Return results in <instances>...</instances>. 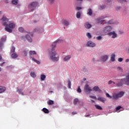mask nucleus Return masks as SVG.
Listing matches in <instances>:
<instances>
[{
  "instance_id": "cd10ccee",
  "label": "nucleus",
  "mask_w": 129,
  "mask_h": 129,
  "mask_svg": "<svg viewBox=\"0 0 129 129\" xmlns=\"http://www.w3.org/2000/svg\"><path fill=\"white\" fill-rule=\"evenodd\" d=\"M46 79V75H41L40 76V80L41 81H44Z\"/></svg>"
},
{
  "instance_id": "a211bd4d",
  "label": "nucleus",
  "mask_w": 129,
  "mask_h": 129,
  "mask_svg": "<svg viewBox=\"0 0 129 129\" xmlns=\"http://www.w3.org/2000/svg\"><path fill=\"white\" fill-rule=\"evenodd\" d=\"M34 32H37V33H43L44 32V29L42 28H35L34 30Z\"/></svg>"
},
{
  "instance_id": "37998d69",
  "label": "nucleus",
  "mask_w": 129,
  "mask_h": 129,
  "mask_svg": "<svg viewBox=\"0 0 129 129\" xmlns=\"http://www.w3.org/2000/svg\"><path fill=\"white\" fill-rule=\"evenodd\" d=\"M106 23L107 24V25H111V24H113V20H109Z\"/></svg>"
},
{
  "instance_id": "c03bdc74",
  "label": "nucleus",
  "mask_w": 129,
  "mask_h": 129,
  "mask_svg": "<svg viewBox=\"0 0 129 129\" xmlns=\"http://www.w3.org/2000/svg\"><path fill=\"white\" fill-rule=\"evenodd\" d=\"M104 22V20H100L99 18L97 19V23L98 24H102Z\"/></svg>"
},
{
  "instance_id": "864d4df0",
  "label": "nucleus",
  "mask_w": 129,
  "mask_h": 129,
  "mask_svg": "<svg viewBox=\"0 0 129 129\" xmlns=\"http://www.w3.org/2000/svg\"><path fill=\"white\" fill-rule=\"evenodd\" d=\"M106 97H108V98H112V96H111L109 95V94L106 93Z\"/></svg>"
},
{
  "instance_id": "052dcab7",
  "label": "nucleus",
  "mask_w": 129,
  "mask_h": 129,
  "mask_svg": "<svg viewBox=\"0 0 129 129\" xmlns=\"http://www.w3.org/2000/svg\"><path fill=\"white\" fill-rule=\"evenodd\" d=\"M90 116V114H88V115H85V117H89Z\"/></svg>"
},
{
  "instance_id": "5701e85b",
  "label": "nucleus",
  "mask_w": 129,
  "mask_h": 129,
  "mask_svg": "<svg viewBox=\"0 0 129 129\" xmlns=\"http://www.w3.org/2000/svg\"><path fill=\"white\" fill-rule=\"evenodd\" d=\"M30 76L32 78H36V77H37V75L35 72H31L30 73Z\"/></svg>"
},
{
  "instance_id": "7ed1b4c3",
  "label": "nucleus",
  "mask_w": 129,
  "mask_h": 129,
  "mask_svg": "<svg viewBox=\"0 0 129 129\" xmlns=\"http://www.w3.org/2000/svg\"><path fill=\"white\" fill-rule=\"evenodd\" d=\"M29 55L30 56V59H31L32 61H33V62H35V63H37L38 65H40L41 64V62L37 59H36L33 56L34 55H37V52L35 50H30L29 52Z\"/></svg>"
},
{
  "instance_id": "c85d7f7f",
  "label": "nucleus",
  "mask_w": 129,
  "mask_h": 129,
  "mask_svg": "<svg viewBox=\"0 0 129 129\" xmlns=\"http://www.w3.org/2000/svg\"><path fill=\"white\" fill-rule=\"evenodd\" d=\"M118 3H119L121 5L125 4L126 3V0H117Z\"/></svg>"
},
{
  "instance_id": "412c9836",
  "label": "nucleus",
  "mask_w": 129,
  "mask_h": 129,
  "mask_svg": "<svg viewBox=\"0 0 129 129\" xmlns=\"http://www.w3.org/2000/svg\"><path fill=\"white\" fill-rule=\"evenodd\" d=\"M6 41H7V36L5 35L1 38L0 42H2V43H5V42H6Z\"/></svg>"
},
{
  "instance_id": "8fccbe9b",
  "label": "nucleus",
  "mask_w": 129,
  "mask_h": 129,
  "mask_svg": "<svg viewBox=\"0 0 129 129\" xmlns=\"http://www.w3.org/2000/svg\"><path fill=\"white\" fill-rule=\"evenodd\" d=\"M112 83H113V84H115V83L111 80L109 81V82H108V85L112 84Z\"/></svg>"
},
{
  "instance_id": "a18cd8bd",
  "label": "nucleus",
  "mask_w": 129,
  "mask_h": 129,
  "mask_svg": "<svg viewBox=\"0 0 129 129\" xmlns=\"http://www.w3.org/2000/svg\"><path fill=\"white\" fill-rule=\"evenodd\" d=\"M77 91L78 93H81L82 92V90H81V89L80 88V87H78V89L77 90Z\"/></svg>"
},
{
  "instance_id": "9b49d317",
  "label": "nucleus",
  "mask_w": 129,
  "mask_h": 129,
  "mask_svg": "<svg viewBox=\"0 0 129 129\" xmlns=\"http://www.w3.org/2000/svg\"><path fill=\"white\" fill-rule=\"evenodd\" d=\"M72 58V55H64L63 58V62H68Z\"/></svg>"
},
{
  "instance_id": "3c124183",
  "label": "nucleus",
  "mask_w": 129,
  "mask_h": 129,
  "mask_svg": "<svg viewBox=\"0 0 129 129\" xmlns=\"http://www.w3.org/2000/svg\"><path fill=\"white\" fill-rule=\"evenodd\" d=\"M48 2L49 4L52 5V4H54V2H55V0H48Z\"/></svg>"
},
{
  "instance_id": "c9c22d12",
  "label": "nucleus",
  "mask_w": 129,
  "mask_h": 129,
  "mask_svg": "<svg viewBox=\"0 0 129 129\" xmlns=\"http://www.w3.org/2000/svg\"><path fill=\"white\" fill-rule=\"evenodd\" d=\"M86 36L88 39H91L92 38V35H91V34L89 32L86 33Z\"/></svg>"
},
{
  "instance_id": "09e8293b",
  "label": "nucleus",
  "mask_w": 129,
  "mask_h": 129,
  "mask_svg": "<svg viewBox=\"0 0 129 129\" xmlns=\"http://www.w3.org/2000/svg\"><path fill=\"white\" fill-rule=\"evenodd\" d=\"M102 37L101 36H97L96 37V39L98 40V41H100L101 40H102Z\"/></svg>"
},
{
  "instance_id": "4be33fe9",
  "label": "nucleus",
  "mask_w": 129,
  "mask_h": 129,
  "mask_svg": "<svg viewBox=\"0 0 129 129\" xmlns=\"http://www.w3.org/2000/svg\"><path fill=\"white\" fill-rule=\"evenodd\" d=\"M110 60L112 62H114V61H115V54H114V53L111 55Z\"/></svg>"
},
{
  "instance_id": "ddd939ff",
  "label": "nucleus",
  "mask_w": 129,
  "mask_h": 129,
  "mask_svg": "<svg viewBox=\"0 0 129 129\" xmlns=\"http://www.w3.org/2000/svg\"><path fill=\"white\" fill-rule=\"evenodd\" d=\"M84 26L87 30H89V29H91V28L92 27V25L88 22L85 23Z\"/></svg>"
},
{
  "instance_id": "6e6552de",
  "label": "nucleus",
  "mask_w": 129,
  "mask_h": 129,
  "mask_svg": "<svg viewBox=\"0 0 129 129\" xmlns=\"http://www.w3.org/2000/svg\"><path fill=\"white\" fill-rule=\"evenodd\" d=\"M123 81L124 82V84L129 86V73L126 74L125 78H123Z\"/></svg>"
},
{
  "instance_id": "5fc2aeb1",
  "label": "nucleus",
  "mask_w": 129,
  "mask_h": 129,
  "mask_svg": "<svg viewBox=\"0 0 129 129\" xmlns=\"http://www.w3.org/2000/svg\"><path fill=\"white\" fill-rule=\"evenodd\" d=\"M118 62H122V61H123V58L120 57L118 58Z\"/></svg>"
},
{
  "instance_id": "423d86ee",
  "label": "nucleus",
  "mask_w": 129,
  "mask_h": 129,
  "mask_svg": "<svg viewBox=\"0 0 129 129\" xmlns=\"http://www.w3.org/2000/svg\"><path fill=\"white\" fill-rule=\"evenodd\" d=\"M84 91L86 94H90V92L92 91V89H91V87L87 83L84 87Z\"/></svg>"
},
{
  "instance_id": "e2e57ef3",
  "label": "nucleus",
  "mask_w": 129,
  "mask_h": 129,
  "mask_svg": "<svg viewBox=\"0 0 129 129\" xmlns=\"http://www.w3.org/2000/svg\"><path fill=\"white\" fill-rule=\"evenodd\" d=\"M4 64H5V62L1 63V66H4Z\"/></svg>"
},
{
  "instance_id": "f8f14e48",
  "label": "nucleus",
  "mask_w": 129,
  "mask_h": 129,
  "mask_svg": "<svg viewBox=\"0 0 129 129\" xmlns=\"http://www.w3.org/2000/svg\"><path fill=\"white\" fill-rule=\"evenodd\" d=\"M107 59H108V56L107 55H105L102 56L100 57V60L102 62H106V61H107Z\"/></svg>"
},
{
  "instance_id": "de8ad7c7",
  "label": "nucleus",
  "mask_w": 129,
  "mask_h": 129,
  "mask_svg": "<svg viewBox=\"0 0 129 129\" xmlns=\"http://www.w3.org/2000/svg\"><path fill=\"white\" fill-rule=\"evenodd\" d=\"M89 97H90V98H92V99H95V100H96V99H97V98L95 96L90 95Z\"/></svg>"
},
{
  "instance_id": "a19ab883",
  "label": "nucleus",
  "mask_w": 129,
  "mask_h": 129,
  "mask_svg": "<svg viewBox=\"0 0 129 129\" xmlns=\"http://www.w3.org/2000/svg\"><path fill=\"white\" fill-rule=\"evenodd\" d=\"M4 49V42L0 41V50H3Z\"/></svg>"
},
{
  "instance_id": "13d9d810",
  "label": "nucleus",
  "mask_w": 129,
  "mask_h": 129,
  "mask_svg": "<svg viewBox=\"0 0 129 129\" xmlns=\"http://www.w3.org/2000/svg\"><path fill=\"white\" fill-rule=\"evenodd\" d=\"M125 62H126V63H128V62H129V59L128 58L126 59L125 60Z\"/></svg>"
},
{
  "instance_id": "49530a36",
  "label": "nucleus",
  "mask_w": 129,
  "mask_h": 129,
  "mask_svg": "<svg viewBox=\"0 0 129 129\" xmlns=\"http://www.w3.org/2000/svg\"><path fill=\"white\" fill-rule=\"evenodd\" d=\"M19 32H21V33H23L25 29L23 27H20L18 29Z\"/></svg>"
},
{
  "instance_id": "a878e982",
  "label": "nucleus",
  "mask_w": 129,
  "mask_h": 129,
  "mask_svg": "<svg viewBox=\"0 0 129 129\" xmlns=\"http://www.w3.org/2000/svg\"><path fill=\"white\" fill-rule=\"evenodd\" d=\"M105 5H100L98 7L99 10H104V9H105Z\"/></svg>"
},
{
  "instance_id": "774afa93",
  "label": "nucleus",
  "mask_w": 129,
  "mask_h": 129,
  "mask_svg": "<svg viewBox=\"0 0 129 129\" xmlns=\"http://www.w3.org/2000/svg\"><path fill=\"white\" fill-rule=\"evenodd\" d=\"M83 81H86V78H84L83 79Z\"/></svg>"
},
{
  "instance_id": "4d7b16f0",
  "label": "nucleus",
  "mask_w": 129,
  "mask_h": 129,
  "mask_svg": "<svg viewBox=\"0 0 129 129\" xmlns=\"http://www.w3.org/2000/svg\"><path fill=\"white\" fill-rule=\"evenodd\" d=\"M120 8L121 7L120 6H117L116 7V10H120Z\"/></svg>"
},
{
  "instance_id": "f03ea898",
  "label": "nucleus",
  "mask_w": 129,
  "mask_h": 129,
  "mask_svg": "<svg viewBox=\"0 0 129 129\" xmlns=\"http://www.w3.org/2000/svg\"><path fill=\"white\" fill-rule=\"evenodd\" d=\"M2 21H3L4 26L6 27L5 31L9 32V33H12V32H13L12 29H14L15 27H16V24L9 21V19L5 16L2 17Z\"/></svg>"
},
{
  "instance_id": "6e6d98bb",
  "label": "nucleus",
  "mask_w": 129,
  "mask_h": 129,
  "mask_svg": "<svg viewBox=\"0 0 129 129\" xmlns=\"http://www.w3.org/2000/svg\"><path fill=\"white\" fill-rule=\"evenodd\" d=\"M76 10H77V11H80L81 10H82V8L79 7H77L76 8Z\"/></svg>"
},
{
  "instance_id": "4c0bfd02",
  "label": "nucleus",
  "mask_w": 129,
  "mask_h": 129,
  "mask_svg": "<svg viewBox=\"0 0 129 129\" xmlns=\"http://www.w3.org/2000/svg\"><path fill=\"white\" fill-rule=\"evenodd\" d=\"M95 106L97 109H99V110H102V107H101V106L98 105H95Z\"/></svg>"
},
{
  "instance_id": "9d476101",
  "label": "nucleus",
  "mask_w": 129,
  "mask_h": 129,
  "mask_svg": "<svg viewBox=\"0 0 129 129\" xmlns=\"http://www.w3.org/2000/svg\"><path fill=\"white\" fill-rule=\"evenodd\" d=\"M86 46L87 47H90L91 48H93L95 47V46H96V44L92 41H89L87 42Z\"/></svg>"
},
{
  "instance_id": "72a5a7b5",
  "label": "nucleus",
  "mask_w": 129,
  "mask_h": 129,
  "mask_svg": "<svg viewBox=\"0 0 129 129\" xmlns=\"http://www.w3.org/2000/svg\"><path fill=\"white\" fill-rule=\"evenodd\" d=\"M42 110L45 113H49V110L46 108H43Z\"/></svg>"
},
{
  "instance_id": "680f3d73",
  "label": "nucleus",
  "mask_w": 129,
  "mask_h": 129,
  "mask_svg": "<svg viewBox=\"0 0 129 129\" xmlns=\"http://www.w3.org/2000/svg\"><path fill=\"white\" fill-rule=\"evenodd\" d=\"M101 19L103 20V19H105V17L104 16L101 17Z\"/></svg>"
},
{
  "instance_id": "f257e3e1",
  "label": "nucleus",
  "mask_w": 129,
  "mask_h": 129,
  "mask_svg": "<svg viewBox=\"0 0 129 129\" xmlns=\"http://www.w3.org/2000/svg\"><path fill=\"white\" fill-rule=\"evenodd\" d=\"M62 39L61 38H58L57 40H55L53 43H52L51 49L48 50L49 59L51 60L52 62H58L59 61L60 56H59V55L57 56V55H58V53L55 51V48H56L57 44H59V43H62Z\"/></svg>"
},
{
  "instance_id": "bf43d9fd",
  "label": "nucleus",
  "mask_w": 129,
  "mask_h": 129,
  "mask_svg": "<svg viewBox=\"0 0 129 129\" xmlns=\"http://www.w3.org/2000/svg\"><path fill=\"white\" fill-rule=\"evenodd\" d=\"M72 114H77V112H73Z\"/></svg>"
},
{
  "instance_id": "7c9ffc66",
  "label": "nucleus",
  "mask_w": 129,
  "mask_h": 129,
  "mask_svg": "<svg viewBox=\"0 0 129 129\" xmlns=\"http://www.w3.org/2000/svg\"><path fill=\"white\" fill-rule=\"evenodd\" d=\"M120 108H121V106H118L116 107L115 110L117 112H119V111H121V110H120Z\"/></svg>"
},
{
  "instance_id": "ea45409f",
  "label": "nucleus",
  "mask_w": 129,
  "mask_h": 129,
  "mask_svg": "<svg viewBox=\"0 0 129 129\" xmlns=\"http://www.w3.org/2000/svg\"><path fill=\"white\" fill-rule=\"evenodd\" d=\"M117 71H120V72H123V70L120 67H118L117 68Z\"/></svg>"
},
{
  "instance_id": "6ab92c4d",
  "label": "nucleus",
  "mask_w": 129,
  "mask_h": 129,
  "mask_svg": "<svg viewBox=\"0 0 129 129\" xmlns=\"http://www.w3.org/2000/svg\"><path fill=\"white\" fill-rule=\"evenodd\" d=\"M92 14H93L92 9H91V8L88 9L87 11V15H88V16H92Z\"/></svg>"
},
{
  "instance_id": "2eb2a0df",
  "label": "nucleus",
  "mask_w": 129,
  "mask_h": 129,
  "mask_svg": "<svg viewBox=\"0 0 129 129\" xmlns=\"http://www.w3.org/2000/svg\"><path fill=\"white\" fill-rule=\"evenodd\" d=\"M123 84H124L123 80V79H121L120 80V81L116 84V86H117V87H121V86H122V85H123Z\"/></svg>"
},
{
  "instance_id": "f3484780",
  "label": "nucleus",
  "mask_w": 129,
  "mask_h": 129,
  "mask_svg": "<svg viewBox=\"0 0 129 129\" xmlns=\"http://www.w3.org/2000/svg\"><path fill=\"white\" fill-rule=\"evenodd\" d=\"M97 100H99V101H101V102L104 103L105 101H106V99L102 97H99L97 98Z\"/></svg>"
},
{
  "instance_id": "338daca9",
  "label": "nucleus",
  "mask_w": 129,
  "mask_h": 129,
  "mask_svg": "<svg viewBox=\"0 0 129 129\" xmlns=\"http://www.w3.org/2000/svg\"><path fill=\"white\" fill-rule=\"evenodd\" d=\"M83 0H77V2H83Z\"/></svg>"
},
{
  "instance_id": "473e14b6",
  "label": "nucleus",
  "mask_w": 129,
  "mask_h": 129,
  "mask_svg": "<svg viewBox=\"0 0 129 129\" xmlns=\"http://www.w3.org/2000/svg\"><path fill=\"white\" fill-rule=\"evenodd\" d=\"M28 53H29V50H24L23 51V54L25 57L28 56Z\"/></svg>"
},
{
  "instance_id": "2f4dec72",
  "label": "nucleus",
  "mask_w": 129,
  "mask_h": 129,
  "mask_svg": "<svg viewBox=\"0 0 129 129\" xmlns=\"http://www.w3.org/2000/svg\"><path fill=\"white\" fill-rule=\"evenodd\" d=\"M76 18H77V19H80V18L81 17V13H80V12H78L76 13Z\"/></svg>"
},
{
  "instance_id": "69168bd1",
  "label": "nucleus",
  "mask_w": 129,
  "mask_h": 129,
  "mask_svg": "<svg viewBox=\"0 0 129 129\" xmlns=\"http://www.w3.org/2000/svg\"><path fill=\"white\" fill-rule=\"evenodd\" d=\"M92 61H93V62H95V61H96V60H95V58H93Z\"/></svg>"
},
{
  "instance_id": "e433bc0d",
  "label": "nucleus",
  "mask_w": 129,
  "mask_h": 129,
  "mask_svg": "<svg viewBox=\"0 0 129 129\" xmlns=\"http://www.w3.org/2000/svg\"><path fill=\"white\" fill-rule=\"evenodd\" d=\"M18 0H12V3L13 5H15V6H16V5H18Z\"/></svg>"
},
{
  "instance_id": "603ef678",
  "label": "nucleus",
  "mask_w": 129,
  "mask_h": 129,
  "mask_svg": "<svg viewBox=\"0 0 129 129\" xmlns=\"http://www.w3.org/2000/svg\"><path fill=\"white\" fill-rule=\"evenodd\" d=\"M83 71L85 73H87V72H88V70H87V69L84 68H83Z\"/></svg>"
},
{
  "instance_id": "f704fd0d",
  "label": "nucleus",
  "mask_w": 129,
  "mask_h": 129,
  "mask_svg": "<svg viewBox=\"0 0 129 129\" xmlns=\"http://www.w3.org/2000/svg\"><path fill=\"white\" fill-rule=\"evenodd\" d=\"M47 104L49 105H52V104H54V101L49 100L47 101Z\"/></svg>"
},
{
  "instance_id": "1a4fd4ad",
  "label": "nucleus",
  "mask_w": 129,
  "mask_h": 129,
  "mask_svg": "<svg viewBox=\"0 0 129 129\" xmlns=\"http://www.w3.org/2000/svg\"><path fill=\"white\" fill-rule=\"evenodd\" d=\"M30 36L31 37H33V33H29L28 34L25 36V38L27 40V41L29 42V43H32V42H33V40L32 39V38H31Z\"/></svg>"
},
{
  "instance_id": "0eeeda50",
  "label": "nucleus",
  "mask_w": 129,
  "mask_h": 129,
  "mask_svg": "<svg viewBox=\"0 0 129 129\" xmlns=\"http://www.w3.org/2000/svg\"><path fill=\"white\" fill-rule=\"evenodd\" d=\"M123 94H124V92H120L119 93L114 94L112 96V99H117V98L122 97V96H123Z\"/></svg>"
},
{
  "instance_id": "aec40b11",
  "label": "nucleus",
  "mask_w": 129,
  "mask_h": 129,
  "mask_svg": "<svg viewBox=\"0 0 129 129\" xmlns=\"http://www.w3.org/2000/svg\"><path fill=\"white\" fill-rule=\"evenodd\" d=\"M11 57L12 59H16V58H18V54L16 52H13L11 54Z\"/></svg>"
},
{
  "instance_id": "c756f323",
  "label": "nucleus",
  "mask_w": 129,
  "mask_h": 129,
  "mask_svg": "<svg viewBox=\"0 0 129 129\" xmlns=\"http://www.w3.org/2000/svg\"><path fill=\"white\" fill-rule=\"evenodd\" d=\"M78 102H79V99H78V98L74 99V102H73L74 105H76V104H77Z\"/></svg>"
},
{
  "instance_id": "393cba45",
  "label": "nucleus",
  "mask_w": 129,
  "mask_h": 129,
  "mask_svg": "<svg viewBox=\"0 0 129 129\" xmlns=\"http://www.w3.org/2000/svg\"><path fill=\"white\" fill-rule=\"evenodd\" d=\"M6 91V87L4 86H0V93H3Z\"/></svg>"
},
{
  "instance_id": "0e129e2a",
  "label": "nucleus",
  "mask_w": 129,
  "mask_h": 129,
  "mask_svg": "<svg viewBox=\"0 0 129 129\" xmlns=\"http://www.w3.org/2000/svg\"><path fill=\"white\" fill-rule=\"evenodd\" d=\"M108 3H110L112 0H106Z\"/></svg>"
},
{
  "instance_id": "58836bf2",
  "label": "nucleus",
  "mask_w": 129,
  "mask_h": 129,
  "mask_svg": "<svg viewBox=\"0 0 129 129\" xmlns=\"http://www.w3.org/2000/svg\"><path fill=\"white\" fill-rule=\"evenodd\" d=\"M68 88H69L70 89H71V81H70V80H69L68 81Z\"/></svg>"
},
{
  "instance_id": "bb28decb",
  "label": "nucleus",
  "mask_w": 129,
  "mask_h": 129,
  "mask_svg": "<svg viewBox=\"0 0 129 129\" xmlns=\"http://www.w3.org/2000/svg\"><path fill=\"white\" fill-rule=\"evenodd\" d=\"M63 25H64V26H69V25H70L69 21H67V20H63Z\"/></svg>"
},
{
  "instance_id": "20e7f679",
  "label": "nucleus",
  "mask_w": 129,
  "mask_h": 129,
  "mask_svg": "<svg viewBox=\"0 0 129 129\" xmlns=\"http://www.w3.org/2000/svg\"><path fill=\"white\" fill-rule=\"evenodd\" d=\"M38 7V2H34L28 5V9L31 12H33Z\"/></svg>"
},
{
  "instance_id": "b1692460",
  "label": "nucleus",
  "mask_w": 129,
  "mask_h": 129,
  "mask_svg": "<svg viewBox=\"0 0 129 129\" xmlns=\"http://www.w3.org/2000/svg\"><path fill=\"white\" fill-rule=\"evenodd\" d=\"M17 92H18L19 94H21V95H24V93L23 92V90H22V89L18 88L17 89Z\"/></svg>"
},
{
  "instance_id": "39448f33",
  "label": "nucleus",
  "mask_w": 129,
  "mask_h": 129,
  "mask_svg": "<svg viewBox=\"0 0 129 129\" xmlns=\"http://www.w3.org/2000/svg\"><path fill=\"white\" fill-rule=\"evenodd\" d=\"M112 30V27L110 26H107L105 27L103 29V32L105 35H109L110 33H111V30Z\"/></svg>"
},
{
  "instance_id": "4468645a",
  "label": "nucleus",
  "mask_w": 129,
  "mask_h": 129,
  "mask_svg": "<svg viewBox=\"0 0 129 129\" xmlns=\"http://www.w3.org/2000/svg\"><path fill=\"white\" fill-rule=\"evenodd\" d=\"M108 36H112V39H115V38L117 37V34L115 33V32L113 31V32H110V33H109Z\"/></svg>"
},
{
  "instance_id": "dca6fc26",
  "label": "nucleus",
  "mask_w": 129,
  "mask_h": 129,
  "mask_svg": "<svg viewBox=\"0 0 129 129\" xmlns=\"http://www.w3.org/2000/svg\"><path fill=\"white\" fill-rule=\"evenodd\" d=\"M93 91H95V92L98 91V92H99V93H101V92H102V91H101L99 88V87L97 86L94 87L93 88Z\"/></svg>"
},
{
  "instance_id": "79ce46f5",
  "label": "nucleus",
  "mask_w": 129,
  "mask_h": 129,
  "mask_svg": "<svg viewBox=\"0 0 129 129\" xmlns=\"http://www.w3.org/2000/svg\"><path fill=\"white\" fill-rule=\"evenodd\" d=\"M15 50H16V48L15 47V46H12V49L11 50V53H15Z\"/></svg>"
}]
</instances>
